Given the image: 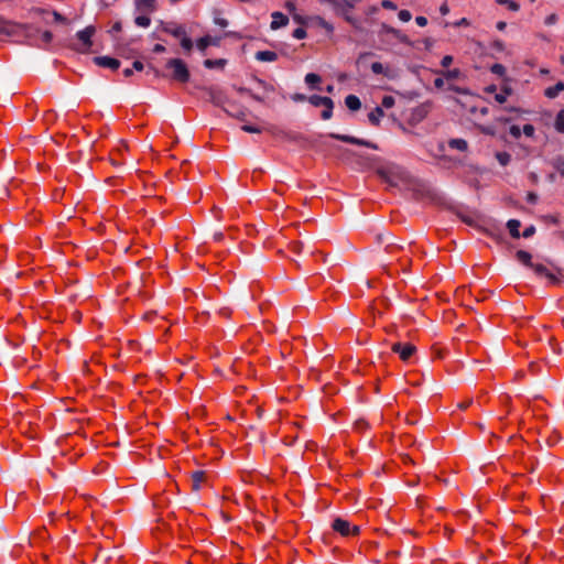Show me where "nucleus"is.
I'll use <instances>...</instances> for the list:
<instances>
[{"instance_id": "f257e3e1", "label": "nucleus", "mask_w": 564, "mask_h": 564, "mask_svg": "<svg viewBox=\"0 0 564 564\" xmlns=\"http://www.w3.org/2000/svg\"><path fill=\"white\" fill-rule=\"evenodd\" d=\"M34 28L31 25L12 24L0 17V34L17 37V41H24L33 45Z\"/></svg>"}, {"instance_id": "de8ad7c7", "label": "nucleus", "mask_w": 564, "mask_h": 564, "mask_svg": "<svg viewBox=\"0 0 564 564\" xmlns=\"http://www.w3.org/2000/svg\"><path fill=\"white\" fill-rule=\"evenodd\" d=\"M445 76L448 79H455V78H457L459 76V70L457 68L452 69V70H447L445 73Z\"/></svg>"}, {"instance_id": "37998d69", "label": "nucleus", "mask_w": 564, "mask_h": 564, "mask_svg": "<svg viewBox=\"0 0 564 564\" xmlns=\"http://www.w3.org/2000/svg\"><path fill=\"white\" fill-rule=\"evenodd\" d=\"M509 132L514 139H519L521 137V129L519 126H511Z\"/></svg>"}, {"instance_id": "f704fd0d", "label": "nucleus", "mask_w": 564, "mask_h": 564, "mask_svg": "<svg viewBox=\"0 0 564 564\" xmlns=\"http://www.w3.org/2000/svg\"><path fill=\"white\" fill-rule=\"evenodd\" d=\"M181 45L182 47L186 51V52H189L193 47V42L189 37L185 35L181 36Z\"/></svg>"}, {"instance_id": "49530a36", "label": "nucleus", "mask_w": 564, "mask_h": 564, "mask_svg": "<svg viewBox=\"0 0 564 564\" xmlns=\"http://www.w3.org/2000/svg\"><path fill=\"white\" fill-rule=\"evenodd\" d=\"M534 232H535V227H534V226H529V227H527V228L523 230L522 236H523L524 238H529V237L533 236V235H534Z\"/></svg>"}, {"instance_id": "3c124183", "label": "nucleus", "mask_w": 564, "mask_h": 564, "mask_svg": "<svg viewBox=\"0 0 564 564\" xmlns=\"http://www.w3.org/2000/svg\"><path fill=\"white\" fill-rule=\"evenodd\" d=\"M415 22L419 26H425L427 24V19L425 17L419 15L415 18Z\"/></svg>"}, {"instance_id": "a19ab883", "label": "nucleus", "mask_w": 564, "mask_h": 564, "mask_svg": "<svg viewBox=\"0 0 564 564\" xmlns=\"http://www.w3.org/2000/svg\"><path fill=\"white\" fill-rule=\"evenodd\" d=\"M292 35L296 40H303L306 37V31L303 28H297L293 31Z\"/></svg>"}, {"instance_id": "338daca9", "label": "nucleus", "mask_w": 564, "mask_h": 564, "mask_svg": "<svg viewBox=\"0 0 564 564\" xmlns=\"http://www.w3.org/2000/svg\"><path fill=\"white\" fill-rule=\"evenodd\" d=\"M285 8H286L289 11H294V10H295V6H294V3H292V2H288V3L285 4Z\"/></svg>"}, {"instance_id": "4d7b16f0", "label": "nucleus", "mask_w": 564, "mask_h": 564, "mask_svg": "<svg viewBox=\"0 0 564 564\" xmlns=\"http://www.w3.org/2000/svg\"><path fill=\"white\" fill-rule=\"evenodd\" d=\"M154 53H163L165 52V47L162 44H155L153 47Z\"/></svg>"}, {"instance_id": "09e8293b", "label": "nucleus", "mask_w": 564, "mask_h": 564, "mask_svg": "<svg viewBox=\"0 0 564 564\" xmlns=\"http://www.w3.org/2000/svg\"><path fill=\"white\" fill-rule=\"evenodd\" d=\"M50 15H52L54 21H56V22H62V23L66 22V19L56 11H53L52 13H50Z\"/></svg>"}, {"instance_id": "58836bf2", "label": "nucleus", "mask_w": 564, "mask_h": 564, "mask_svg": "<svg viewBox=\"0 0 564 564\" xmlns=\"http://www.w3.org/2000/svg\"><path fill=\"white\" fill-rule=\"evenodd\" d=\"M241 129L245 131V132H249V133H260L262 131L261 128L257 127V126H251V124H243L241 127Z\"/></svg>"}, {"instance_id": "bf43d9fd", "label": "nucleus", "mask_w": 564, "mask_h": 564, "mask_svg": "<svg viewBox=\"0 0 564 564\" xmlns=\"http://www.w3.org/2000/svg\"><path fill=\"white\" fill-rule=\"evenodd\" d=\"M494 47L499 50V51H502L505 45H503V43L501 41H495L494 42Z\"/></svg>"}, {"instance_id": "423d86ee", "label": "nucleus", "mask_w": 564, "mask_h": 564, "mask_svg": "<svg viewBox=\"0 0 564 564\" xmlns=\"http://www.w3.org/2000/svg\"><path fill=\"white\" fill-rule=\"evenodd\" d=\"M336 14L343 15L349 23H355V20L349 15L354 9V3L349 0H335L332 4Z\"/></svg>"}, {"instance_id": "13d9d810", "label": "nucleus", "mask_w": 564, "mask_h": 564, "mask_svg": "<svg viewBox=\"0 0 564 564\" xmlns=\"http://www.w3.org/2000/svg\"><path fill=\"white\" fill-rule=\"evenodd\" d=\"M480 131L486 134H494V129L490 127H480Z\"/></svg>"}, {"instance_id": "c03bdc74", "label": "nucleus", "mask_w": 564, "mask_h": 564, "mask_svg": "<svg viewBox=\"0 0 564 564\" xmlns=\"http://www.w3.org/2000/svg\"><path fill=\"white\" fill-rule=\"evenodd\" d=\"M522 131L527 137L532 138L534 135L535 129L532 124H524Z\"/></svg>"}, {"instance_id": "ea45409f", "label": "nucleus", "mask_w": 564, "mask_h": 564, "mask_svg": "<svg viewBox=\"0 0 564 564\" xmlns=\"http://www.w3.org/2000/svg\"><path fill=\"white\" fill-rule=\"evenodd\" d=\"M557 21H558V15L556 13H551L545 18L544 24L545 25H554L555 23H557Z\"/></svg>"}, {"instance_id": "473e14b6", "label": "nucleus", "mask_w": 564, "mask_h": 564, "mask_svg": "<svg viewBox=\"0 0 564 564\" xmlns=\"http://www.w3.org/2000/svg\"><path fill=\"white\" fill-rule=\"evenodd\" d=\"M225 59H206L204 62L205 67L207 68H216L223 67L225 65Z\"/></svg>"}, {"instance_id": "052dcab7", "label": "nucleus", "mask_w": 564, "mask_h": 564, "mask_svg": "<svg viewBox=\"0 0 564 564\" xmlns=\"http://www.w3.org/2000/svg\"><path fill=\"white\" fill-rule=\"evenodd\" d=\"M133 68H134L135 70H139V72H140V70H142V69H143V64H142L141 62H139V61H135V62L133 63Z\"/></svg>"}, {"instance_id": "680f3d73", "label": "nucleus", "mask_w": 564, "mask_h": 564, "mask_svg": "<svg viewBox=\"0 0 564 564\" xmlns=\"http://www.w3.org/2000/svg\"><path fill=\"white\" fill-rule=\"evenodd\" d=\"M33 145V139L31 135L25 138V148L29 149V147Z\"/></svg>"}, {"instance_id": "c85d7f7f", "label": "nucleus", "mask_w": 564, "mask_h": 564, "mask_svg": "<svg viewBox=\"0 0 564 564\" xmlns=\"http://www.w3.org/2000/svg\"><path fill=\"white\" fill-rule=\"evenodd\" d=\"M496 159L500 165L506 166L511 161V155L508 152H497Z\"/></svg>"}, {"instance_id": "4c0bfd02", "label": "nucleus", "mask_w": 564, "mask_h": 564, "mask_svg": "<svg viewBox=\"0 0 564 564\" xmlns=\"http://www.w3.org/2000/svg\"><path fill=\"white\" fill-rule=\"evenodd\" d=\"M491 73L492 74H496V75H499V76H502L506 72V68L503 65L501 64H494L490 68Z\"/></svg>"}, {"instance_id": "f8f14e48", "label": "nucleus", "mask_w": 564, "mask_h": 564, "mask_svg": "<svg viewBox=\"0 0 564 564\" xmlns=\"http://www.w3.org/2000/svg\"><path fill=\"white\" fill-rule=\"evenodd\" d=\"M271 19H272L271 24H270L271 30H279L289 24V18L279 11L272 12Z\"/></svg>"}, {"instance_id": "a18cd8bd", "label": "nucleus", "mask_w": 564, "mask_h": 564, "mask_svg": "<svg viewBox=\"0 0 564 564\" xmlns=\"http://www.w3.org/2000/svg\"><path fill=\"white\" fill-rule=\"evenodd\" d=\"M381 7L388 10H397L395 3L390 0H383Z\"/></svg>"}, {"instance_id": "0eeeda50", "label": "nucleus", "mask_w": 564, "mask_h": 564, "mask_svg": "<svg viewBox=\"0 0 564 564\" xmlns=\"http://www.w3.org/2000/svg\"><path fill=\"white\" fill-rule=\"evenodd\" d=\"M330 137L336 139V140H340L343 142H346V143L361 145V147H366V148H370V149H375V150L378 149L377 145L373 144L372 142L364 140V139H358L356 137L346 135V134H339V133H332Z\"/></svg>"}, {"instance_id": "393cba45", "label": "nucleus", "mask_w": 564, "mask_h": 564, "mask_svg": "<svg viewBox=\"0 0 564 564\" xmlns=\"http://www.w3.org/2000/svg\"><path fill=\"white\" fill-rule=\"evenodd\" d=\"M205 478V473L204 471H195L192 476V481H193V489L194 490H199L200 488V484L202 481L204 480Z\"/></svg>"}, {"instance_id": "6e6d98bb", "label": "nucleus", "mask_w": 564, "mask_h": 564, "mask_svg": "<svg viewBox=\"0 0 564 564\" xmlns=\"http://www.w3.org/2000/svg\"><path fill=\"white\" fill-rule=\"evenodd\" d=\"M42 40H43L45 43H48V42L52 40V34H51V32L45 31V32L42 34Z\"/></svg>"}, {"instance_id": "5fc2aeb1", "label": "nucleus", "mask_w": 564, "mask_h": 564, "mask_svg": "<svg viewBox=\"0 0 564 564\" xmlns=\"http://www.w3.org/2000/svg\"><path fill=\"white\" fill-rule=\"evenodd\" d=\"M471 112H479L480 116H486L488 113V108L486 107H482L480 108L479 110H477L476 108H473L471 109Z\"/></svg>"}, {"instance_id": "e2e57ef3", "label": "nucleus", "mask_w": 564, "mask_h": 564, "mask_svg": "<svg viewBox=\"0 0 564 564\" xmlns=\"http://www.w3.org/2000/svg\"><path fill=\"white\" fill-rule=\"evenodd\" d=\"M506 26H507V23H506L505 21H499V22L497 23V29H498L499 31H503V30L506 29Z\"/></svg>"}, {"instance_id": "a878e982", "label": "nucleus", "mask_w": 564, "mask_h": 564, "mask_svg": "<svg viewBox=\"0 0 564 564\" xmlns=\"http://www.w3.org/2000/svg\"><path fill=\"white\" fill-rule=\"evenodd\" d=\"M554 127L557 132L564 133V109L557 113Z\"/></svg>"}, {"instance_id": "6e6552de", "label": "nucleus", "mask_w": 564, "mask_h": 564, "mask_svg": "<svg viewBox=\"0 0 564 564\" xmlns=\"http://www.w3.org/2000/svg\"><path fill=\"white\" fill-rule=\"evenodd\" d=\"M370 68L373 74L383 75L388 79H395L398 77L397 72L392 67L380 62H373Z\"/></svg>"}, {"instance_id": "4468645a", "label": "nucleus", "mask_w": 564, "mask_h": 564, "mask_svg": "<svg viewBox=\"0 0 564 564\" xmlns=\"http://www.w3.org/2000/svg\"><path fill=\"white\" fill-rule=\"evenodd\" d=\"M163 31L175 37L185 35V29L182 25L172 22L163 24Z\"/></svg>"}, {"instance_id": "7ed1b4c3", "label": "nucleus", "mask_w": 564, "mask_h": 564, "mask_svg": "<svg viewBox=\"0 0 564 564\" xmlns=\"http://www.w3.org/2000/svg\"><path fill=\"white\" fill-rule=\"evenodd\" d=\"M166 67L172 69L173 79L180 83H186L189 79V72L186 64L180 58H172L166 63Z\"/></svg>"}, {"instance_id": "864d4df0", "label": "nucleus", "mask_w": 564, "mask_h": 564, "mask_svg": "<svg viewBox=\"0 0 564 564\" xmlns=\"http://www.w3.org/2000/svg\"><path fill=\"white\" fill-rule=\"evenodd\" d=\"M527 200L531 204H535L538 200V196L534 193H529L527 196Z\"/></svg>"}, {"instance_id": "cd10ccee", "label": "nucleus", "mask_w": 564, "mask_h": 564, "mask_svg": "<svg viewBox=\"0 0 564 564\" xmlns=\"http://www.w3.org/2000/svg\"><path fill=\"white\" fill-rule=\"evenodd\" d=\"M212 45L210 36H203L196 42V46L199 51L205 52V50Z\"/></svg>"}, {"instance_id": "2eb2a0df", "label": "nucleus", "mask_w": 564, "mask_h": 564, "mask_svg": "<svg viewBox=\"0 0 564 564\" xmlns=\"http://www.w3.org/2000/svg\"><path fill=\"white\" fill-rule=\"evenodd\" d=\"M95 61L99 66L108 67L111 69H117L120 65L118 59L108 56L96 57Z\"/></svg>"}, {"instance_id": "8fccbe9b", "label": "nucleus", "mask_w": 564, "mask_h": 564, "mask_svg": "<svg viewBox=\"0 0 564 564\" xmlns=\"http://www.w3.org/2000/svg\"><path fill=\"white\" fill-rule=\"evenodd\" d=\"M453 62V57L451 55H445L442 61H441V64L443 67H448Z\"/></svg>"}, {"instance_id": "603ef678", "label": "nucleus", "mask_w": 564, "mask_h": 564, "mask_svg": "<svg viewBox=\"0 0 564 564\" xmlns=\"http://www.w3.org/2000/svg\"><path fill=\"white\" fill-rule=\"evenodd\" d=\"M215 23L218 24L221 28H226L228 25V21L224 18H217L215 19Z\"/></svg>"}, {"instance_id": "f03ea898", "label": "nucleus", "mask_w": 564, "mask_h": 564, "mask_svg": "<svg viewBox=\"0 0 564 564\" xmlns=\"http://www.w3.org/2000/svg\"><path fill=\"white\" fill-rule=\"evenodd\" d=\"M377 173L389 186H398L406 180L405 171L397 164H384L378 167Z\"/></svg>"}, {"instance_id": "69168bd1", "label": "nucleus", "mask_w": 564, "mask_h": 564, "mask_svg": "<svg viewBox=\"0 0 564 564\" xmlns=\"http://www.w3.org/2000/svg\"><path fill=\"white\" fill-rule=\"evenodd\" d=\"M293 99L295 101H303V100H305V96L301 95V94H297V95L293 96Z\"/></svg>"}, {"instance_id": "b1692460", "label": "nucleus", "mask_w": 564, "mask_h": 564, "mask_svg": "<svg viewBox=\"0 0 564 564\" xmlns=\"http://www.w3.org/2000/svg\"><path fill=\"white\" fill-rule=\"evenodd\" d=\"M313 21L318 25L321 26L322 29H324L326 32L328 33H333L334 31V26L332 23H329L328 21H326L324 18L322 17H314L313 18Z\"/></svg>"}, {"instance_id": "6ab92c4d", "label": "nucleus", "mask_w": 564, "mask_h": 564, "mask_svg": "<svg viewBox=\"0 0 564 564\" xmlns=\"http://www.w3.org/2000/svg\"><path fill=\"white\" fill-rule=\"evenodd\" d=\"M308 101L315 107H324L326 105H332L333 100L329 97L313 95L308 98Z\"/></svg>"}, {"instance_id": "ddd939ff", "label": "nucleus", "mask_w": 564, "mask_h": 564, "mask_svg": "<svg viewBox=\"0 0 564 564\" xmlns=\"http://www.w3.org/2000/svg\"><path fill=\"white\" fill-rule=\"evenodd\" d=\"M135 9L139 13L150 14L156 9L155 0H135Z\"/></svg>"}, {"instance_id": "c756f323", "label": "nucleus", "mask_w": 564, "mask_h": 564, "mask_svg": "<svg viewBox=\"0 0 564 564\" xmlns=\"http://www.w3.org/2000/svg\"><path fill=\"white\" fill-rule=\"evenodd\" d=\"M511 94V90L510 88H505L503 90H501L500 93H496L495 94V100L498 102V104H503L507 101V98L508 96Z\"/></svg>"}, {"instance_id": "20e7f679", "label": "nucleus", "mask_w": 564, "mask_h": 564, "mask_svg": "<svg viewBox=\"0 0 564 564\" xmlns=\"http://www.w3.org/2000/svg\"><path fill=\"white\" fill-rule=\"evenodd\" d=\"M332 529L343 536H354L359 534V525L351 524L344 518H336L332 522Z\"/></svg>"}, {"instance_id": "a211bd4d", "label": "nucleus", "mask_w": 564, "mask_h": 564, "mask_svg": "<svg viewBox=\"0 0 564 564\" xmlns=\"http://www.w3.org/2000/svg\"><path fill=\"white\" fill-rule=\"evenodd\" d=\"M345 105L351 111H357L361 107V101L356 95H348L345 98Z\"/></svg>"}, {"instance_id": "aec40b11", "label": "nucleus", "mask_w": 564, "mask_h": 564, "mask_svg": "<svg viewBox=\"0 0 564 564\" xmlns=\"http://www.w3.org/2000/svg\"><path fill=\"white\" fill-rule=\"evenodd\" d=\"M564 90V84L558 82L556 85L545 89L544 94L547 98H555L560 93Z\"/></svg>"}, {"instance_id": "4be33fe9", "label": "nucleus", "mask_w": 564, "mask_h": 564, "mask_svg": "<svg viewBox=\"0 0 564 564\" xmlns=\"http://www.w3.org/2000/svg\"><path fill=\"white\" fill-rule=\"evenodd\" d=\"M517 259L519 262H521L522 264L531 268L532 267V262H531V259H532V256L524 251V250H519L516 254Z\"/></svg>"}, {"instance_id": "1a4fd4ad", "label": "nucleus", "mask_w": 564, "mask_h": 564, "mask_svg": "<svg viewBox=\"0 0 564 564\" xmlns=\"http://www.w3.org/2000/svg\"><path fill=\"white\" fill-rule=\"evenodd\" d=\"M392 350L399 354L403 361H406L415 352L416 348L412 344L403 345L401 343H395L392 345Z\"/></svg>"}, {"instance_id": "39448f33", "label": "nucleus", "mask_w": 564, "mask_h": 564, "mask_svg": "<svg viewBox=\"0 0 564 564\" xmlns=\"http://www.w3.org/2000/svg\"><path fill=\"white\" fill-rule=\"evenodd\" d=\"M95 34V28L89 25L82 31H78L76 34L79 43L75 46V48L80 53H87L91 46V37Z\"/></svg>"}, {"instance_id": "f3484780", "label": "nucleus", "mask_w": 564, "mask_h": 564, "mask_svg": "<svg viewBox=\"0 0 564 564\" xmlns=\"http://www.w3.org/2000/svg\"><path fill=\"white\" fill-rule=\"evenodd\" d=\"M384 116V112L381 107H376L368 115V120L372 126H379L381 118Z\"/></svg>"}, {"instance_id": "e433bc0d", "label": "nucleus", "mask_w": 564, "mask_h": 564, "mask_svg": "<svg viewBox=\"0 0 564 564\" xmlns=\"http://www.w3.org/2000/svg\"><path fill=\"white\" fill-rule=\"evenodd\" d=\"M398 17L402 22H409L412 19V14L409 10H400Z\"/></svg>"}, {"instance_id": "dca6fc26", "label": "nucleus", "mask_w": 564, "mask_h": 564, "mask_svg": "<svg viewBox=\"0 0 564 564\" xmlns=\"http://www.w3.org/2000/svg\"><path fill=\"white\" fill-rule=\"evenodd\" d=\"M256 59L259 62H275L278 59V54L273 51H259L254 55Z\"/></svg>"}, {"instance_id": "412c9836", "label": "nucleus", "mask_w": 564, "mask_h": 564, "mask_svg": "<svg viewBox=\"0 0 564 564\" xmlns=\"http://www.w3.org/2000/svg\"><path fill=\"white\" fill-rule=\"evenodd\" d=\"M521 227V224L519 220L517 219H510L508 223H507V228L510 232V235L513 237V238H519L520 237V229Z\"/></svg>"}, {"instance_id": "7c9ffc66", "label": "nucleus", "mask_w": 564, "mask_h": 564, "mask_svg": "<svg viewBox=\"0 0 564 564\" xmlns=\"http://www.w3.org/2000/svg\"><path fill=\"white\" fill-rule=\"evenodd\" d=\"M497 3L499 4H505L507 6V8L513 12H517L519 11L520 9V6L518 2L513 1V0H496Z\"/></svg>"}, {"instance_id": "79ce46f5", "label": "nucleus", "mask_w": 564, "mask_h": 564, "mask_svg": "<svg viewBox=\"0 0 564 564\" xmlns=\"http://www.w3.org/2000/svg\"><path fill=\"white\" fill-rule=\"evenodd\" d=\"M556 171L564 177V159H557L554 163Z\"/></svg>"}, {"instance_id": "774afa93", "label": "nucleus", "mask_w": 564, "mask_h": 564, "mask_svg": "<svg viewBox=\"0 0 564 564\" xmlns=\"http://www.w3.org/2000/svg\"><path fill=\"white\" fill-rule=\"evenodd\" d=\"M443 84H444V83H443V79H442V78H436V79L434 80V85H435L436 87H442V86H443Z\"/></svg>"}, {"instance_id": "72a5a7b5", "label": "nucleus", "mask_w": 564, "mask_h": 564, "mask_svg": "<svg viewBox=\"0 0 564 564\" xmlns=\"http://www.w3.org/2000/svg\"><path fill=\"white\" fill-rule=\"evenodd\" d=\"M333 108H334V102L332 101V105H326L324 106V110L322 111V119L323 120H328L332 118L333 116Z\"/></svg>"}, {"instance_id": "0e129e2a", "label": "nucleus", "mask_w": 564, "mask_h": 564, "mask_svg": "<svg viewBox=\"0 0 564 564\" xmlns=\"http://www.w3.org/2000/svg\"><path fill=\"white\" fill-rule=\"evenodd\" d=\"M448 11H449V9H448L447 4H443V6H441V8H440V12H441L443 15L447 14V13H448Z\"/></svg>"}, {"instance_id": "9d476101", "label": "nucleus", "mask_w": 564, "mask_h": 564, "mask_svg": "<svg viewBox=\"0 0 564 564\" xmlns=\"http://www.w3.org/2000/svg\"><path fill=\"white\" fill-rule=\"evenodd\" d=\"M381 30H382V33L392 35L395 40H398L401 43H404L408 45L412 44L411 40L409 39V36L406 34H404L402 31H400L393 26L383 24Z\"/></svg>"}, {"instance_id": "bb28decb", "label": "nucleus", "mask_w": 564, "mask_h": 564, "mask_svg": "<svg viewBox=\"0 0 564 564\" xmlns=\"http://www.w3.org/2000/svg\"><path fill=\"white\" fill-rule=\"evenodd\" d=\"M134 23L138 26L148 28L151 23V19L148 17V14L140 13L138 17H135Z\"/></svg>"}, {"instance_id": "5701e85b", "label": "nucleus", "mask_w": 564, "mask_h": 564, "mask_svg": "<svg viewBox=\"0 0 564 564\" xmlns=\"http://www.w3.org/2000/svg\"><path fill=\"white\" fill-rule=\"evenodd\" d=\"M448 145L451 149H455L462 152L466 151L468 148L467 142L464 139H452L449 140Z\"/></svg>"}, {"instance_id": "c9c22d12", "label": "nucleus", "mask_w": 564, "mask_h": 564, "mask_svg": "<svg viewBox=\"0 0 564 564\" xmlns=\"http://www.w3.org/2000/svg\"><path fill=\"white\" fill-rule=\"evenodd\" d=\"M395 104V99L392 96H384L382 98L381 105L383 108H392Z\"/></svg>"}, {"instance_id": "2f4dec72", "label": "nucleus", "mask_w": 564, "mask_h": 564, "mask_svg": "<svg viewBox=\"0 0 564 564\" xmlns=\"http://www.w3.org/2000/svg\"><path fill=\"white\" fill-rule=\"evenodd\" d=\"M305 83L308 86L314 87V85L321 83V76H318L317 74H314V73H308L305 76Z\"/></svg>"}, {"instance_id": "9b49d317", "label": "nucleus", "mask_w": 564, "mask_h": 564, "mask_svg": "<svg viewBox=\"0 0 564 564\" xmlns=\"http://www.w3.org/2000/svg\"><path fill=\"white\" fill-rule=\"evenodd\" d=\"M531 269L538 276L545 278L550 281V283L555 284L557 279L554 273H552L545 265L536 263L532 264Z\"/></svg>"}]
</instances>
